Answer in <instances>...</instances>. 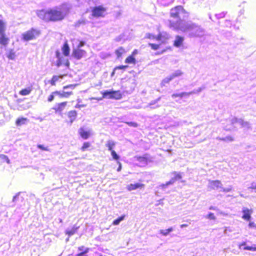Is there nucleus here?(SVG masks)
I'll return each instance as SVG.
<instances>
[{"label": "nucleus", "mask_w": 256, "mask_h": 256, "mask_svg": "<svg viewBox=\"0 0 256 256\" xmlns=\"http://www.w3.org/2000/svg\"><path fill=\"white\" fill-rule=\"evenodd\" d=\"M27 118H18L16 121V124L17 126H21L24 124Z\"/></svg>", "instance_id": "nucleus-31"}, {"label": "nucleus", "mask_w": 256, "mask_h": 256, "mask_svg": "<svg viewBox=\"0 0 256 256\" xmlns=\"http://www.w3.org/2000/svg\"><path fill=\"white\" fill-rule=\"evenodd\" d=\"M16 196L14 197V200L16 198Z\"/></svg>", "instance_id": "nucleus-58"}, {"label": "nucleus", "mask_w": 256, "mask_h": 256, "mask_svg": "<svg viewBox=\"0 0 256 256\" xmlns=\"http://www.w3.org/2000/svg\"><path fill=\"white\" fill-rule=\"evenodd\" d=\"M242 246H244L243 249L244 250L256 251V245L254 246H246V242H242L240 244L239 247L240 248Z\"/></svg>", "instance_id": "nucleus-26"}, {"label": "nucleus", "mask_w": 256, "mask_h": 256, "mask_svg": "<svg viewBox=\"0 0 256 256\" xmlns=\"http://www.w3.org/2000/svg\"><path fill=\"white\" fill-rule=\"evenodd\" d=\"M207 217L208 218L210 219V220H214L216 219V217H215L214 214L213 213H212V212L209 213L208 214Z\"/></svg>", "instance_id": "nucleus-47"}, {"label": "nucleus", "mask_w": 256, "mask_h": 256, "mask_svg": "<svg viewBox=\"0 0 256 256\" xmlns=\"http://www.w3.org/2000/svg\"><path fill=\"white\" fill-rule=\"evenodd\" d=\"M90 146V144L89 142H84L82 146L80 148V150L84 152L86 150H87L88 148H89Z\"/></svg>", "instance_id": "nucleus-36"}, {"label": "nucleus", "mask_w": 256, "mask_h": 256, "mask_svg": "<svg viewBox=\"0 0 256 256\" xmlns=\"http://www.w3.org/2000/svg\"><path fill=\"white\" fill-rule=\"evenodd\" d=\"M54 93H56V94L58 96L61 98H68L71 95H72L73 94V92L72 91H68V92L63 91L62 92H61L59 91H55Z\"/></svg>", "instance_id": "nucleus-21"}, {"label": "nucleus", "mask_w": 256, "mask_h": 256, "mask_svg": "<svg viewBox=\"0 0 256 256\" xmlns=\"http://www.w3.org/2000/svg\"><path fill=\"white\" fill-rule=\"evenodd\" d=\"M126 123L129 126H133V127H137L138 126V124L137 123L135 122H126Z\"/></svg>", "instance_id": "nucleus-44"}, {"label": "nucleus", "mask_w": 256, "mask_h": 256, "mask_svg": "<svg viewBox=\"0 0 256 256\" xmlns=\"http://www.w3.org/2000/svg\"><path fill=\"white\" fill-rule=\"evenodd\" d=\"M173 230L172 228H170L166 230H161L160 233L163 236H167L170 232Z\"/></svg>", "instance_id": "nucleus-32"}, {"label": "nucleus", "mask_w": 256, "mask_h": 256, "mask_svg": "<svg viewBox=\"0 0 256 256\" xmlns=\"http://www.w3.org/2000/svg\"><path fill=\"white\" fill-rule=\"evenodd\" d=\"M174 182V180H173L172 178L168 182H166V186H168L169 184H172Z\"/></svg>", "instance_id": "nucleus-50"}, {"label": "nucleus", "mask_w": 256, "mask_h": 256, "mask_svg": "<svg viewBox=\"0 0 256 256\" xmlns=\"http://www.w3.org/2000/svg\"><path fill=\"white\" fill-rule=\"evenodd\" d=\"M118 162V164H120V166H119L118 168V170H118V171H120V170H121V168H122L121 164H120V162Z\"/></svg>", "instance_id": "nucleus-53"}, {"label": "nucleus", "mask_w": 256, "mask_h": 256, "mask_svg": "<svg viewBox=\"0 0 256 256\" xmlns=\"http://www.w3.org/2000/svg\"><path fill=\"white\" fill-rule=\"evenodd\" d=\"M174 177L172 178V179L174 180V182L176 181V180H180L182 178V176L180 174L176 173V172H174Z\"/></svg>", "instance_id": "nucleus-39"}, {"label": "nucleus", "mask_w": 256, "mask_h": 256, "mask_svg": "<svg viewBox=\"0 0 256 256\" xmlns=\"http://www.w3.org/2000/svg\"><path fill=\"white\" fill-rule=\"evenodd\" d=\"M40 34L39 30L32 28L22 34V40L25 42L32 40L36 39Z\"/></svg>", "instance_id": "nucleus-5"}, {"label": "nucleus", "mask_w": 256, "mask_h": 256, "mask_svg": "<svg viewBox=\"0 0 256 256\" xmlns=\"http://www.w3.org/2000/svg\"><path fill=\"white\" fill-rule=\"evenodd\" d=\"M37 147L40 149L41 150H44V151H48V147L46 146H44L42 145V144H38L37 146Z\"/></svg>", "instance_id": "nucleus-43"}, {"label": "nucleus", "mask_w": 256, "mask_h": 256, "mask_svg": "<svg viewBox=\"0 0 256 256\" xmlns=\"http://www.w3.org/2000/svg\"><path fill=\"white\" fill-rule=\"evenodd\" d=\"M69 10L68 6L62 5L60 8L38 10L36 14L40 18L46 22H55L62 20L68 14Z\"/></svg>", "instance_id": "nucleus-1"}, {"label": "nucleus", "mask_w": 256, "mask_h": 256, "mask_svg": "<svg viewBox=\"0 0 256 256\" xmlns=\"http://www.w3.org/2000/svg\"><path fill=\"white\" fill-rule=\"evenodd\" d=\"M182 74V72L180 71L176 72L174 73L168 78V81H170L176 77L179 76Z\"/></svg>", "instance_id": "nucleus-33"}, {"label": "nucleus", "mask_w": 256, "mask_h": 256, "mask_svg": "<svg viewBox=\"0 0 256 256\" xmlns=\"http://www.w3.org/2000/svg\"><path fill=\"white\" fill-rule=\"evenodd\" d=\"M115 145L116 142L112 140H108L106 144V146L108 147V150L110 152L114 150L113 148Z\"/></svg>", "instance_id": "nucleus-30"}, {"label": "nucleus", "mask_w": 256, "mask_h": 256, "mask_svg": "<svg viewBox=\"0 0 256 256\" xmlns=\"http://www.w3.org/2000/svg\"><path fill=\"white\" fill-rule=\"evenodd\" d=\"M80 226L74 225L72 227L71 229L66 230L64 232L65 234L68 236V237H70L77 232Z\"/></svg>", "instance_id": "nucleus-16"}, {"label": "nucleus", "mask_w": 256, "mask_h": 256, "mask_svg": "<svg viewBox=\"0 0 256 256\" xmlns=\"http://www.w3.org/2000/svg\"><path fill=\"white\" fill-rule=\"evenodd\" d=\"M126 51L125 48L122 46L119 47L114 52L117 58H121L123 54L126 53Z\"/></svg>", "instance_id": "nucleus-24"}, {"label": "nucleus", "mask_w": 256, "mask_h": 256, "mask_svg": "<svg viewBox=\"0 0 256 256\" xmlns=\"http://www.w3.org/2000/svg\"><path fill=\"white\" fill-rule=\"evenodd\" d=\"M136 160L140 162L146 164L151 161L150 158L148 154H145L142 156H138Z\"/></svg>", "instance_id": "nucleus-19"}, {"label": "nucleus", "mask_w": 256, "mask_h": 256, "mask_svg": "<svg viewBox=\"0 0 256 256\" xmlns=\"http://www.w3.org/2000/svg\"><path fill=\"white\" fill-rule=\"evenodd\" d=\"M62 50L64 56H68L70 55V48L67 42H66L62 45Z\"/></svg>", "instance_id": "nucleus-22"}, {"label": "nucleus", "mask_w": 256, "mask_h": 256, "mask_svg": "<svg viewBox=\"0 0 256 256\" xmlns=\"http://www.w3.org/2000/svg\"><path fill=\"white\" fill-rule=\"evenodd\" d=\"M66 105L67 102H63L58 104L56 107L53 108V110H54L55 112H60L64 110Z\"/></svg>", "instance_id": "nucleus-14"}, {"label": "nucleus", "mask_w": 256, "mask_h": 256, "mask_svg": "<svg viewBox=\"0 0 256 256\" xmlns=\"http://www.w3.org/2000/svg\"><path fill=\"white\" fill-rule=\"evenodd\" d=\"M238 122V119H237V118H234V119H232V124H234V123H236V122Z\"/></svg>", "instance_id": "nucleus-52"}, {"label": "nucleus", "mask_w": 256, "mask_h": 256, "mask_svg": "<svg viewBox=\"0 0 256 256\" xmlns=\"http://www.w3.org/2000/svg\"><path fill=\"white\" fill-rule=\"evenodd\" d=\"M78 250L80 252L77 254L76 256H88L86 254L89 252L90 248H86L84 246H81L78 248Z\"/></svg>", "instance_id": "nucleus-15"}, {"label": "nucleus", "mask_w": 256, "mask_h": 256, "mask_svg": "<svg viewBox=\"0 0 256 256\" xmlns=\"http://www.w3.org/2000/svg\"><path fill=\"white\" fill-rule=\"evenodd\" d=\"M187 226V225L186 224H183L181 225V227L182 228H183V227H184V226Z\"/></svg>", "instance_id": "nucleus-57"}, {"label": "nucleus", "mask_w": 256, "mask_h": 256, "mask_svg": "<svg viewBox=\"0 0 256 256\" xmlns=\"http://www.w3.org/2000/svg\"><path fill=\"white\" fill-rule=\"evenodd\" d=\"M84 106L83 105H79V104H76L75 107L76 108H80L82 106Z\"/></svg>", "instance_id": "nucleus-55"}, {"label": "nucleus", "mask_w": 256, "mask_h": 256, "mask_svg": "<svg viewBox=\"0 0 256 256\" xmlns=\"http://www.w3.org/2000/svg\"><path fill=\"white\" fill-rule=\"evenodd\" d=\"M84 45V42L83 41H80L78 44V45L77 48H80L83 46Z\"/></svg>", "instance_id": "nucleus-48"}, {"label": "nucleus", "mask_w": 256, "mask_h": 256, "mask_svg": "<svg viewBox=\"0 0 256 256\" xmlns=\"http://www.w3.org/2000/svg\"><path fill=\"white\" fill-rule=\"evenodd\" d=\"M220 140L223 141H229L232 142L234 140V138L232 137L231 136H228L224 138H220Z\"/></svg>", "instance_id": "nucleus-41"}, {"label": "nucleus", "mask_w": 256, "mask_h": 256, "mask_svg": "<svg viewBox=\"0 0 256 256\" xmlns=\"http://www.w3.org/2000/svg\"><path fill=\"white\" fill-rule=\"evenodd\" d=\"M182 14H188V12L184 8V6L180 5L176 6L170 10V16L174 19L178 20L177 22H174L172 20H168V26L170 28L178 29L180 28L182 20L180 15Z\"/></svg>", "instance_id": "nucleus-2"}, {"label": "nucleus", "mask_w": 256, "mask_h": 256, "mask_svg": "<svg viewBox=\"0 0 256 256\" xmlns=\"http://www.w3.org/2000/svg\"><path fill=\"white\" fill-rule=\"evenodd\" d=\"M249 226H254V223L250 222V223L249 224Z\"/></svg>", "instance_id": "nucleus-56"}, {"label": "nucleus", "mask_w": 256, "mask_h": 256, "mask_svg": "<svg viewBox=\"0 0 256 256\" xmlns=\"http://www.w3.org/2000/svg\"><path fill=\"white\" fill-rule=\"evenodd\" d=\"M86 54L84 50L78 48H74L72 52V56L76 60L81 59Z\"/></svg>", "instance_id": "nucleus-11"}, {"label": "nucleus", "mask_w": 256, "mask_h": 256, "mask_svg": "<svg viewBox=\"0 0 256 256\" xmlns=\"http://www.w3.org/2000/svg\"><path fill=\"white\" fill-rule=\"evenodd\" d=\"M166 39V38H164L162 33L159 32L156 36V40L158 41H161V42L160 44L149 43L148 45L150 47L151 49L154 50H160L161 45L166 43V42L164 40Z\"/></svg>", "instance_id": "nucleus-8"}, {"label": "nucleus", "mask_w": 256, "mask_h": 256, "mask_svg": "<svg viewBox=\"0 0 256 256\" xmlns=\"http://www.w3.org/2000/svg\"><path fill=\"white\" fill-rule=\"evenodd\" d=\"M106 8L102 6L94 7L92 10V16L94 18H102L105 16Z\"/></svg>", "instance_id": "nucleus-7"}, {"label": "nucleus", "mask_w": 256, "mask_h": 256, "mask_svg": "<svg viewBox=\"0 0 256 256\" xmlns=\"http://www.w3.org/2000/svg\"><path fill=\"white\" fill-rule=\"evenodd\" d=\"M76 87V84H68L63 87V89L65 90L66 88H70L71 89H74Z\"/></svg>", "instance_id": "nucleus-46"}, {"label": "nucleus", "mask_w": 256, "mask_h": 256, "mask_svg": "<svg viewBox=\"0 0 256 256\" xmlns=\"http://www.w3.org/2000/svg\"><path fill=\"white\" fill-rule=\"evenodd\" d=\"M182 30L188 32L189 36L192 37L200 36L203 32L202 28L194 23L185 25Z\"/></svg>", "instance_id": "nucleus-3"}, {"label": "nucleus", "mask_w": 256, "mask_h": 256, "mask_svg": "<svg viewBox=\"0 0 256 256\" xmlns=\"http://www.w3.org/2000/svg\"><path fill=\"white\" fill-rule=\"evenodd\" d=\"M103 98H108L114 100H120L122 97V92L118 90H105L102 92Z\"/></svg>", "instance_id": "nucleus-6"}, {"label": "nucleus", "mask_w": 256, "mask_h": 256, "mask_svg": "<svg viewBox=\"0 0 256 256\" xmlns=\"http://www.w3.org/2000/svg\"><path fill=\"white\" fill-rule=\"evenodd\" d=\"M171 50V47L170 46L166 47V48H162V49L160 50L159 51L157 52H156V54L159 55V54H162L164 52H167L168 50Z\"/></svg>", "instance_id": "nucleus-37"}, {"label": "nucleus", "mask_w": 256, "mask_h": 256, "mask_svg": "<svg viewBox=\"0 0 256 256\" xmlns=\"http://www.w3.org/2000/svg\"><path fill=\"white\" fill-rule=\"evenodd\" d=\"M6 29V22L0 16V44L4 46H7L10 42V38L5 34Z\"/></svg>", "instance_id": "nucleus-4"}, {"label": "nucleus", "mask_w": 256, "mask_h": 256, "mask_svg": "<svg viewBox=\"0 0 256 256\" xmlns=\"http://www.w3.org/2000/svg\"><path fill=\"white\" fill-rule=\"evenodd\" d=\"M66 75V74L54 75L49 81V82L52 86H55L56 85V82H58L60 78H62L63 76Z\"/></svg>", "instance_id": "nucleus-23"}, {"label": "nucleus", "mask_w": 256, "mask_h": 256, "mask_svg": "<svg viewBox=\"0 0 256 256\" xmlns=\"http://www.w3.org/2000/svg\"><path fill=\"white\" fill-rule=\"evenodd\" d=\"M4 162H6L8 164L10 163V160L4 154H0V164Z\"/></svg>", "instance_id": "nucleus-29"}, {"label": "nucleus", "mask_w": 256, "mask_h": 256, "mask_svg": "<svg viewBox=\"0 0 256 256\" xmlns=\"http://www.w3.org/2000/svg\"><path fill=\"white\" fill-rule=\"evenodd\" d=\"M222 183L219 180H210L209 182L208 188L210 190H214L220 188Z\"/></svg>", "instance_id": "nucleus-12"}, {"label": "nucleus", "mask_w": 256, "mask_h": 256, "mask_svg": "<svg viewBox=\"0 0 256 256\" xmlns=\"http://www.w3.org/2000/svg\"><path fill=\"white\" fill-rule=\"evenodd\" d=\"M116 70H114V68L113 70L112 74H111V76H114V74H115V71Z\"/></svg>", "instance_id": "nucleus-54"}, {"label": "nucleus", "mask_w": 256, "mask_h": 256, "mask_svg": "<svg viewBox=\"0 0 256 256\" xmlns=\"http://www.w3.org/2000/svg\"><path fill=\"white\" fill-rule=\"evenodd\" d=\"M252 212V210H248V208H244L242 210L243 215L242 218L247 221H249L251 218V214Z\"/></svg>", "instance_id": "nucleus-17"}, {"label": "nucleus", "mask_w": 256, "mask_h": 256, "mask_svg": "<svg viewBox=\"0 0 256 256\" xmlns=\"http://www.w3.org/2000/svg\"><path fill=\"white\" fill-rule=\"evenodd\" d=\"M250 188L252 190H256V185L252 184Z\"/></svg>", "instance_id": "nucleus-51"}, {"label": "nucleus", "mask_w": 256, "mask_h": 256, "mask_svg": "<svg viewBox=\"0 0 256 256\" xmlns=\"http://www.w3.org/2000/svg\"><path fill=\"white\" fill-rule=\"evenodd\" d=\"M138 54V50H134L132 52V54H131L130 55L132 56H134H134H136V54Z\"/></svg>", "instance_id": "nucleus-49"}, {"label": "nucleus", "mask_w": 256, "mask_h": 256, "mask_svg": "<svg viewBox=\"0 0 256 256\" xmlns=\"http://www.w3.org/2000/svg\"><path fill=\"white\" fill-rule=\"evenodd\" d=\"M16 56V53L12 50H10L7 54V57L10 60L14 59Z\"/></svg>", "instance_id": "nucleus-34"}, {"label": "nucleus", "mask_w": 256, "mask_h": 256, "mask_svg": "<svg viewBox=\"0 0 256 256\" xmlns=\"http://www.w3.org/2000/svg\"><path fill=\"white\" fill-rule=\"evenodd\" d=\"M77 115V112L75 110L68 112L66 114L67 119H66V122L71 124L76 120Z\"/></svg>", "instance_id": "nucleus-10"}, {"label": "nucleus", "mask_w": 256, "mask_h": 256, "mask_svg": "<svg viewBox=\"0 0 256 256\" xmlns=\"http://www.w3.org/2000/svg\"><path fill=\"white\" fill-rule=\"evenodd\" d=\"M55 92V91L54 92H52V94L48 96V102H52V101L54 100V96L55 95H57L56 93H54Z\"/></svg>", "instance_id": "nucleus-38"}, {"label": "nucleus", "mask_w": 256, "mask_h": 256, "mask_svg": "<svg viewBox=\"0 0 256 256\" xmlns=\"http://www.w3.org/2000/svg\"><path fill=\"white\" fill-rule=\"evenodd\" d=\"M78 133L80 136L84 140L88 139L90 136V133L89 131L86 130L84 128H80Z\"/></svg>", "instance_id": "nucleus-20"}, {"label": "nucleus", "mask_w": 256, "mask_h": 256, "mask_svg": "<svg viewBox=\"0 0 256 256\" xmlns=\"http://www.w3.org/2000/svg\"><path fill=\"white\" fill-rule=\"evenodd\" d=\"M111 152V154L112 156L113 159L116 160H118L120 159L119 156L116 154V152L114 150Z\"/></svg>", "instance_id": "nucleus-40"}, {"label": "nucleus", "mask_w": 256, "mask_h": 256, "mask_svg": "<svg viewBox=\"0 0 256 256\" xmlns=\"http://www.w3.org/2000/svg\"><path fill=\"white\" fill-rule=\"evenodd\" d=\"M56 57L58 58V60L56 64L57 67H60L64 64L68 69L70 68V62L68 60H64V58L60 56V53L58 51L56 52Z\"/></svg>", "instance_id": "nucleus-9"}, {"label": "nucleus", "mask_w": 256, "mask_h": 256, "mask_svg": "<svg viewBox=\"0 0 256 256\" xmlns=\"http://www.w3.org/2000/svg\"><path fill=\"white\" fill-rule=\"evenodd\" d=\"M128 68V66L126 65H120L116 66L114 68V70H125Z\"/></svg>", "instance_id": "nucleus-42"}, {"label": "nucleus", "mask_w": 256, "mask_h": 256, "mask_svg": "<svg viewBox=\"0 0 256 256\" xmlns=\"http://www.w3.org/2000/svg\"><path fill=\"white\" fill-rule=\"evenodd\" d=\"M144 187V184L141 183L131 184L126 186V189L128 191L134 190L136 189H142Z\"/></svg>", "instance_id": "nucleus-13"}, {"label": "nucleus", "mask_w": 256, "mask_h": 256, "mask_svg": "<svg viewBox=\"0 0 256 256\" xmlns=\"http://www.w3.org/2000/svg\"><path fill=\"white\" fill-rule=\"evenodd\" d=\"M184 40V38L180 36H176V39L174 41V46L176 47H180L182 46Z\"/></svg>", "instance_id": "nucleus-18"}, {"label": "nucleus", "mask_w": 256, "mask_h": 256, "mask_svg": "<svg viewBox=\"0 0 256 256\" xmlns=\"http://www.w3.org/2000/svg\"><path fill=\"white\" fill-rule=\"evenodd\" d=\"M146 37L150 40H156V36L151 34H148Z\"/></svg>", "instance_id": "nucleus-45"}, {"label": "nucleus", "mask_w": 256, "mask_h": 256, "mask_svg": "<svg viewBox=\"0 0 256 256\" xmlns=\"http://www.w3.org/2000/svg\"><path fill=\"white\" fill-rule=\"evenodd\" d=\"M124 215L118 217V218L113 221L112 224L114 225H118L121 221L124 220Z\"/></svg>", "instance_id": "nucleus-35"}, {"label": "nucleus", "mask_w": 256, "mask_h": 256, "mask_svg": "<svg viewBox=\"0 0 256 256\" xmlns=\"http://www.w3.org/2000/svg\"><path fill=\"white\" fill-rule=\"evenodd\" d=\"M124 62L128 64H135L136 63V60L134 56L130 55L126 58Z\"/></svg>", "instance_id": "nucleus-25"}, {"label": "nucleus", "mask_w": 256, "mask_h": 256, "mask_svg": "<svg viewBox=\"0 0 256 256\" xmlns=\"http://www.w3.org/2000/svg\"><path fill=\"white\" fill-rule=\"evenodd\" d=\"M32 89L31 88H28L22 89L20 91L19 94L22 96H26L32 92Z\"/></svg>", "instance_id": "nucleus-28"}, {"label": "nucleus", "mask_w": 256, "mask_h": 256, "mask_svg": "<svg viewBox=\"0 0 256 256\" xmlns=\"http://www.w3.org/2000/svg\"><path fill=\"white\" fill-rule=\"evenodd\" d=\"M192 94V92H181L180 94H172V96L174 98H177V97L182 98L184 96H188L189 95H190Z\"/></svg>", "instance_id": "nucleus-27"}]
</instances>
